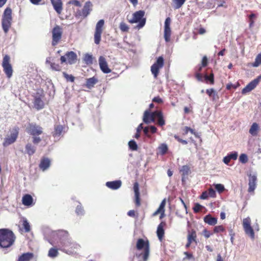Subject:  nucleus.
Listing matches in <instances>:
<instances>
[{"instance_id": "f257e3e1", "label": "nucleus", "mask_w": 261, "mask_h": 261, "mask_svg": "<svg viewBox=\"0 0 261 261\" xmlns=\"http://www.w3.org/2000/svg\"><path fill=\"white\" fill-rule=\"evenodd\" d=\"M57 234L60 238L59 246L63 247L66 253L70 254L80 249V245L72 240L67 231L59 230Z\"/></svg>"}, {"instance_id": "f03ea898", "label": "nucleus", "mask_w": 261, "mask_h": 261, "mask_svg": "<svg viewBox=\"0 0 261 261\" xmlns=\"http://www.w3.org/2000/svg\"><path fill=\"white\" fill-rule=\"evenodd\" d=\"M16 237L14 233L7 228L0 229V247L7 248L14 243Z\"/></svg>"}, {"instance_id": "7ed1b4c3", "label": "nucleus", "mask_w": 261, "mask_h": 261, "mask_svg": "<svg viewBox=\"0 0 261 261\" xmlns=\"http://www.w3.org/2000/svg\"><path fill=\"white\" fill-rule=\"evenodd\" d=\"M12 20V10L10 8L7 7L4 12L2 19V28L5 33H7L9 31Z\"/></svg>"}, {"instance_id": "20e7f679", "label": "nucleus", "mask_w": 261, "mask_h": 261, "mask_svg": "<svg viewBox=\"0 0 261 261\" xmlns=\"http://www.w3.org/2000/svg\"><path fill=\"white\" fill-rule=\"evenodd\" d=\"M145 12L144 11L139 10L136 11L133 14V18L129 20L131 23H137L138 24L137 27L138 29L142 28L145 24L146 18H144Z\"/></svg>"}, {"instance_id": "39448f33", "label": "nucleus", "mask_w": 261, "mask_h": 261, "mask_svg": "<svg viewBox=\"0 0 261 261\" xmlns=\"http://www.w3.org/2000/svg\"><path fill=\"white\" fill-rule=\"evenodd\" d=\"M104 24V20L100 19L97 22L96 24L95 31L94 36V43L96 44H99L100 42L101 34L103 30L102 28Z\"/></svg>"}, {"instance_id": "423d86ee", "label": "nucleus", "mask_w": 261, "mask_h": 261, "mask_svg": "<svg viewBox=\"0 0 261 261\" xmlns=\"http://www.w3.org/2000/svg\"><path fill=\"white\" fill-rule=\"evenodd\" d=\"M10 57L8 55H5L3 58L2 63L4 71L8 78H10L13 73V69L12 66L10 63Z\"/></svg>"}, {"instance_id": "0eeeda50", "label": "nucleus", "mask_w": 261, "mask_h": 261, "mask_svg": "<svg viewBox=\"0 0 261 261\" xmlns=\"http://www.w3.org/2000/svg\"><path fill=\"white\" fill-rule=\"evenodd\" d=\"M164 63V58L160 56L158 58L156 62L151 66V71L154 78L158 76L159 70L163 67Z\"/></svg>"}, {"instance_id": "6e6552de", "label": "nucleus", "mask_w": 261, "mask_h": 261, "mask_svg": "<svg viewBox=\"0 0 261 261\" xmlns=\"http://www.w3.org/2000/svg\"><path fill=\"white\" fill-rule=\"evenodd\" d=\"M243 226L245 232L249 236L251 239H254V232L251 226V220L249 217L246 218L243 220Z\"/></svg>"}, {"instance_id": "1a4fd4ad", "label": "nucleus", "mask_w": 261, "mask_h": 261, "mask_svg": "<svg viewBox=\"0 0 261 261\" xmlns=\"http://www.w3.org/2000/svg\"><path fill=\"white\" fill-rule=\"evenodd\" d=\"M137 248L138 250H141L143 248H145V252L143 254L144 260H146L148 259L149 254V246L148 242H145L142 239H139L137 242L136 245Z\"/></svg>"}, {"instance_id": "9d476101", "label": "nucleus", "mask_w": 261, "mask_h": 261, "mask_svg": "<svg viewBox=\"0 0 261 261\" xmlns=\"http://www.w3.org/2000/svg\"><path fill=\"white\" fill-rule=\"evenodd\" d=\"M18 135V128L15 127L10 132V134L5 138L3 142L4 146H7L13 143L16 140Z\"/></svg>"}, {"instance_id": "9b49d317", "label": "nucleus", "mask_w": 261, "mask_h": 261, "mask_svg": "<svg viewBox=\"0 0 261 261\" xmlns=\"http://www.w3.org/2000/svg\"><path fill=\"white\" fill-rule=\"evenodd\" d=\"M62 34V29L59 25H56L52 30V45H56L61 39Z\"/></svg>"}, {"instance_id": "f8f14e48", "label": "nucleus", "mask_w": 261, "mask_h": 261, "mask_svg": "<svg viewBox=\"0 0 261 261\" xmlns=\"http://www.w3.org/2000/svg\"><path fill=\"white\" fill-rule=\"evenodd\" d=\"M261 80V75H259L257 78L255 79L251 82H250L242 90V93L245 94L254 89L259 82Z\"/></svg>"}, {"instance_id": "ddd939ff", "label": "nucleus", "mask_w": 261, "mask_h": 261, "mask_svg": "<svg viewBox=\"0 0 261 261\" xmlns=\"http://www.w3.org/2000/svg\"><path fill=\"white\" fill-rule=\"evenodd\" d=\"M171 19L170 17L166 18L164 24V37L165 40L166 42H168L170 40V36L171 34V30L170 29Z\"/></svg>"}, {"instance_id": "4468645a", "label": "nucleus", "mask_w": 261, "mask_h": 261, "mask_svg": "<svg viewBox=\"0 0 261 261\" xmlns=\"http://www.w3.org/2000/svg\"><path fill=\"white\" fill-rule=\"evenodd\" d=\"M42 93L43 91L40 90L36 93L34 97V107L38 110L42 109L44 108V103L41 98Z\"/></svg>"}, {"instance_id": "2eb2a0df", "label": "nucleus", "mask_w": 261, "mask_h": 261, "mask_svg": "<svg viewBox=\"0 0 261 261\" xmlns=\"http://www.w3.org/2000/svg\"><path fill=\"white\" fill-rule=\"evenodd\" d=\"M27 129L28 133L32 136L39 135L42 133V128L33 123L29 124Z\"/></svg>"}, {"instance_id": "dca6fc26", "label": "nucleus", "mask_w": 261, "mask_h": 261, "mask_svg": "<svg viewBox=\"0 0 261 261\" xmlns=\"http://www.w3.org/2000/svg\"><path fill=\"white\" fill-rule=\"evenodd\" d=\"M99 65L100 70L104 73H109L111 72L109 68L106 59L103 56H100L98 59Z\"/></svg>"}, {"instance_id": "f3484780", "label": "nucleus", "mask_w": 261, "mask_h": 261, "mask_svg": "<svg viewBox=\"0 0 261 261\" xmlns=\"http://www.w3.org/2000/svg\"><path fill=\"white\" fill-rule=\"evenodd\" d=\"M257 182V175L256 174L253 175L250 174L249 176V188L248 192H254V190L256 187Z\"/></svg>"}, {"instance_id": "a211bd4d", "label": "nucleus", "mask_w": 261, "mask_h": 261, "mask_svg": "<svg viewBox=\"0 0 261 261\" xmlns=\"http://www.w3.org/2000/svg\"><path fill=\"white\" fill-rule=\"evenodd\" d=\"M92 4L90 1L86 2L81 12H79V15L83 17H86L92 10Z\"/></svg>"}, {"instance_id": "6ab92c4d", "label": "nucleus", "mask_w": 261, "mask_h": 261, "mask_svg": "<svg viewBox=\"0 0 261 261\" xmlns=\"http://www.w3.org/2000/svg\"><path fill=\"white\" fill-rule=\"evenodd\" d=\"M50 166V160L48 158L44 157L41 159L39 167L42 171H44L46 170Z\"/></svg>"}, {"instance_id": "aec40b11", "label": "nucleus", "mask_w": 261, "mask_h": 261, "mask_svg": "<svg viewBox=\"0 0 261 261\" xmlns=\"http://www.w3.org/2000/svg\"><path fill=\"white\" fill-rule=\"evenodd\" d=\"M50 1L56 12L59 14H61L63 10L61 0H50Z\"/></svg>"}, {"instance_id": "412c9836", "label": "nucleus", "mask_w": 261, "mask_h": 261, "mask_svg": "<svg viewBox=\"0 0 261 261\" xmlns=\"http://www.w3.org/2000/svg\"><path fill=\"white\" fill-rule=\"evenodd\" d=\"M143 122L146 124H148L150 122H154L155 119L152 113H150L148 110L144 112L143 118Z\"/></svg>"}, {"instance_id": "4be33fe9", "label": "nucleus", "mask_w": 261, "mask_h": 261, "mask_svg": "<svg viewBox=\"0 0 261 261\" xmlns=\"http://www.w3.org/2000/svg\"><path fill=\"white\" fill-rule=\"evenodd\" d=\"M133 188L135 193L136 205L139 206L140 205L141 203L140 200L139 186L137 182L134 183Z\"/></svg>"}, {"instance_id": "5701e85b", "label": "nucleus", "mask_w": 261, "mask_h": 261, "mask_svg": "<svg viewBox=\"0 0 261 261\" xmlns=\"http://www.w3.org/2000/svg\"><path fill=\"white\" fill-rule=\"evenodd\" d=\"M65 56L67 59V63L70 65L73 64L76 62V59H77V56L76 54L72 51H69L67 52Z\"/></svg>"}, {"instance_id": "b1692460", "label": "nucleus", "mask_w": 261, "mask_h": 261, "mask_svg": "<svg viewBox=\"0 0 261 261\" xmlns=\"http://www.w3.org/2000/svg\"><path fill=\"white\" fill-rule=\"evenodd\" d=\"M122 182L121 180H117L112 181H108L106 182V185L109 188L112 190H117L121 186Z\"/></svg>"}, {"instance_id": "393cba45", "label": "nucleus", "mask_w": 261, "mask_h": 261, "mask_svg": "<svg viewBox=\"0 0 261 261\" xmlns=\"http://www.w3.org/2000/svg\"><path fill=\"white\" fill-rule=\"evenodd\" d=\"M238 156V152L236 151L231 152L230 153L228 154L226 156L224 157L223 159V162L226 164L228 165L231 160H237Z\"/></svg>"}, {"instance_id": "a878e982", "label": "nucleus", "mask_w": 261, "mask_h": 261, "mask_svg": "<svg viewBox=\"0 0 261 261\" xmlns=\"http://www.w3.org/2000/svg\"><path fill=\"white\" fill-rule=\"evenodd\" d=\"M203 220L205 223L212 226L215 225L217 223V218L212 217L210 214L206 215L204 217Z\"/></svg>"}, {"instance_id": "bb28decb", "label": "nucleus", "mask_w": 261, "mask_h": 261, "mask_svg": "<svg viewBox=\"0 0 261 261\" xmlns=\"http://www.w3.org/2000/svg\"><path fill=\"white\" fill-rule=\"evenodd\" d=\"M33 257L34 254L33 253H24L18 257L17 261H30L33 258Z\"/></svg>"}, {"instance_id": "cd10ccee", "label": "nucleus", "mask_w": 261, "mask_h": 261, "mask_svg": "<svg viewBox=\"0 0 261 261\" xmlns=\"http://www.w3.org/2000/svg\"><path fill=\"white\" fill-rule=\"evenodd\" d=\"M196 238V232L194 229H192L191 232H188V234L187 236L188 241L191 242V243H192V242H194L196 245L197 244Z\"/></svg>"}, {"instance_id": "c85d7f7f", "label": "nucleus", "mask_w": 261, "mask_h": 261, "mask_svg": "<svg viewBox=\"0 0 261 261\" xmlns=\"http://www.w3.org/2000/svg\"><path fill=\"white\" fill-rule=\"evenodd\" d=\"M33 201V197L29 194H26L22 197V204L25 206H30L32 204Z\"/></svg>"}, {"instance_id": "c756f323", "label": "nucleus", "mask_w": 261, "mask_h": 261, "mask_svg": "<svg viewBox=\"0 0 261 261\" xmlns=\"http://www.w3.org/2000/svg\"><path fill=\"white\" fill-rule=\"evenodd\" d=\"M98 82V80L95 76L87 79L86 80V87L89 89H91Z\"/></svg>"}, {"instance_id": "7c9ffc66", "label": "nucleus", "mask_w": 261, "mask_h": 261, "mask_svg": "<svg viewBox=\"0 0 261 261\" xmlns=\"http://www.w3.org/2000/svg\"><path fill=\"white\" fill-rule=\"evenodd\" d=\"M63 126L61 125H57L55 126L54 131L52 133L53 136L55 138H59L63 132Z\"/></svg>"}, {"instance_id": "2f4dec72", "label": "nucleus", "mask_w": 261, "mask_h": 261, "mask_svg": "<svg viewBox=\"0 0 261 261\" xmlns=\"http://www.w3.org/2000/svg\"><path fill=\"white\" fill-rule=\"evenodd\" d=\"M258 129L259 126L258 124L256 122H254L251 125L249 132L252 136H256L257 135Z\"/></svg>"}, {"instance_id": "473e14b6", "label": "nucleus", "mask_w": 261, "mask_h": 261, "mask_svg": "<svg viewBox=\"0 0 261 261\" xmlns=\"http://www.w3.org/2000/svg\"><path fill=\"white\" fill-rule=\"evenodd\" d=\"M165 233L162 223H160L157 228L156 234L160 241H162Z\"/></svg>"}, {"instance_id": "72a5a7b5", "label": "nucleus", "mask_w": 261, "mask_h": 261, "mask_svg": "<svg viewBox=\"0 0 261 261\" xmlns=\"http://www.w3.org/2000/svg\"><path fill=\"white\" fill-rule=\"evenodd\" d=\"M27 153L29 155H33L36 151V148L30 143H28L25 146Z\"/></svg>"}, {"instance_id": "f704fd0d", "label": "nucleus", "mask_w": 261, "mask_h": 261, "mask_svg": "<svg viewBox=\"0 0 261 261\" xmlns=\"http://www.w3.org/2000/svg\"><path fill=\"white\" fill-rule=\"evenodd\" d=\"M59 253L58 250L54 248H50L48 253V256L51 258H55L57 257Z\"/></svg>"}, {"instance_id": "c9c22d12", "label": "nucleus", "mask_w": 261, "mask_h": 261, "mask_svg": "<svg viewBox=\"0 0 261 261\" xmlns=\"http://www.w3.org/2000/svg\"><path fill=\"white\" fill-rule=\"evenodd\" d=\"M186 0H174L173 7L175 9L180 8L185 3Z\"/></svg>"}, {"instance_id": "e433bc0d", "label": "nucleus", "mask_w": 261, "mask_h": 261, "mask_svg": "<svg viewBox=\"0 0 261 261\" xmlns=\"http://www.w3.org/2000/svg\"><path fill=\"white\" fill-rule=\"evenodd\" d=\"M182 175L188 176L190 172V168L187 165L182 166L180 169Z\"/></svg>"}, {"instance_id": "4c0bfd02", "label": "nucleus", "mask_w": 261, "mask_h": 261, "mask_svg": "<svg viewBox=\"0 0 261 261\" xmlns=\"http://www.w3.org/2000/svg\"><path fill=\"white\" fill-rule=\"evenodd\" d=\"M128 146L130 150L133 151L137 150L138 149V145L136 141L134 140H132L128 142Z\"/></svg>"}, {"instance_id": "58836bf2", "label": "nucleus", "mask_w": 261, "mask_h": 261, "mask_svg": "<svg viewBox=\"0 0 261 261\" xmlns=\"http://www.w3.org/2000/svg\"><path fill=\"white\" fill-rule=\"evenodd\" d=\"M84 61L87 64H91L93 63L92 56L88 54H86L84 58Z\"/></svg>"}, {"instance_id": "ea45409f", "label": "nucleus", "mask_w": 261, "mask_h": 261, "mask_svg": "<svg viewBox=\"0 0 261 261\" xmlns=\"http://www.w3.org/2000/svg\"><path fill=\"white\" fill-rule=\"evenodd\" d=\"M160 152L162 154H165L168 150V146L165 144H162L159 147Z\"/></svg>"}, {"instance_id": "a19ab883", "label": "nucleus", "mask_w": 261, "mask_h": 261, "mask_svg": "<svg viewBox=\"0 0 261 261\" xmlns=\"http://www.w3.org/2000/svg\"><path fill=\"white\" fill-rule=\"evenodd\" d=\"M184 254L185 255V257L183 258V261H185L187 259H189L190 261H195V258L192 254L188 252H185Z\"/></svg>"}, {"instance_id": "79ce46f5", "label": "nucleus", "mask_w": 261, "mask_h": 261, "mask_svg": "<svg viewBox=\"0 0 261 261\" xmlns=\"http://www.w3.org/2000/svg\"><path fill=\"white\" fill-rule=\"evenodd\" d=\"M261 64V53L259 54L256 57L254 62L252 65L253 67H258Z\"/></svg>"}, {"instance_id": "37998d69", "label": "nucleus", "mask_w": 261, "mask_h": 261, "mask_svg": "<svg viewBox=\"0 0 261 261\" xmlns=\"http://www.w3.org/2000/svg\"><path fill=\"white\" fill-rule=\"evenodd\" d=\"M204 80L207 82H209L210 84H213L214 83V78L213 73H211L210 75L207 74L205 75Z\"/></svg>"}, {"instance_id": "c03bdc74", "label": "nucleus", "mask_w": 261, "mask_h": 261, "mask_svg": "<svg viewBox=\"0 0 261 261\" xmlns=\"http://www.w3.org/2000/svg\"><path fill=\"white\" fill-rule=\"evenodd\" d=\"M248 159L247 155L245 153H242L240 155L239 161L243 164H245L248 162Z\"/></svg>"}, {"instance_id": "a18cd8bd", "label": "nucleus", "mask_w": 261, "mask_h": 261, "mask_svg": "<svg viewBox=\"0 0 261 261\" xmlns=\"http://www.w3.org/2000/svg\"><path fill=\"white\" fill-rule=\"evenodd\" d=\"M23 226L25 232H28L30 231V225L27 219L23 220Z\"/></svg>"}, {"instance_id": "49530a36", "label": "nucleus", "mask_w": 261, "mask_h": 261, "mask_svg": "<svg viewBox=\"0 0 261 261\" xmlns=\"http://www.w3.org/2000/svg\"><path fill=\"white\" fill-rule=\"evenodd\" d=\"M75 212L77 215L82 216L84 214V210L81 204L76 206Z\"/></svg>"}, {"instance_id": "de8ad7c7", "label": "nucleus", "mask_w": 261, "mask_h": 261, "mask_svg": "<svg viewBox=\"0 0 261 261\" xmlns=\"http://www.w3.org/2000/svg\"><path fill=\"white\" fill-rule=\"evenodd\" d=\"M119 28L121 31L123 32H127L129 29L127 25L123 22L120 23Z\"/></svg>"}, {"instance_id": "09e8293b", "label": "nucleus", "mask_w": 261, "mask_h": 261, "mask_svg": "<svg viewBox=\"0 0 261 261\" xmlns=\"http://www.w3.org/2000/svg\"><path fill=\"white\" fill-rule=\"evenodd\" d=\"M64 77L66 79L67 81L73 82L74 81V77L71 74H68L65 72H63Z\"/></svg>"}, {"instance_id": "8fccbe9b", "label": "nucleus", "mask_w": 261, "mask_h": 261, "mask_svg": "<svg viewBox=\"0 0 261 261\" xmlns=\"http://www.w3.org/2000/svg\"><path fill=\"white\" fill-rule=\"evenodd\" d=\"M215 187L216 190L219 193H221L224 190V186L220 184H215Z\"/></svg>"}, {"instance_id": "3c124183", "label": "nucleus", "mask_w": 261, "mask_h": 261, "mask_svg": "<svg viewBox=\"0 0 261 261\" xmlns=\"http://www.w3.org/2000/svg\"><path fill=\"white\" fill-rule=\"evenodd\" d=\"M203 206L200 205L198 203H196L195 204V206L193 207V211L195 213H197L200 211L201 209L203 208Z\"/></svg>"}, {"instance_id": "603ef678", "label": "nucleus", "mask_w": 261, "mask_h": 261, "mask_svg": "<svg viewBox=\"0 0 261 261\" xmlns=\"http://www.w3.org/2000/svg\"><path fill=\"white\" fill-rule=\"evenodd\" d=\"M255 17V15L254 13H251L249 16V28H251L254 25V21L253 19Z\"/></svg>"}, {"instance_id": "864d4df0", "label": "nucleus", "mask_w": 261, "mask_h": 261, "mask_svg": "<svg viewBox=\"0 0 261 261\" xmlns=\"http://www.w3.org/2000/svg\"><path fill=\"white\" fill-rule=\"evenodd\" d=\"M153 114L154 118L155 117L157 118L158 119L163 118V113L160 111H155L154 112H153Z\"/></svg>"}, {"instance_id": "5fc2aeb1", "label": "nucleus", "mask_w": 261, "mask_h": 261, "mask_svg": "<svg viewBox=\"0 0 261 261\" xmlns=\"http://www.w3.org/2000/svg\"><path fill=\"white\" fill-rule=\"evenodd\" d=\"M50 67L53 70L55 71H60L61 70L60 65L54 63H50Z\"/></svg>"}, {"instance_id": "6e6d98bb", "label": "nucleus", "mask_w": 261, "mask_h": 261, "mask_svg": "<svg viewBox=\"0 0 261 261\" xmlns=\"http://www.w3.org/2000/svg\"><path fill=\"white\" fill-rule=\"evenodd\" d=\"M207 192L210 197H215L216 196V191L214 189L211 188Z\"/></svg>"}, {"instance_id": "4d7b16f0", "label": "nucleus", "mask_w": 261, "mask_h": 261, "mask_svg": "<svg viewBox=\"0 0 261 261\" xmlns=\"http://www.w3.org/2000/svg\"><path fill=\"white\" fill-rule=\"evenodd\" d=\"M224 230V228L222 225L216 226L215 227L214 229V232L216 233L222 232Z\"/></svg>"}, {"instance_id": "13d9d810", "label": "nucleus", "mask_w": 261, "mask_h": 261, "mask_svg": "<svg viewBox=\"0 0 261 261\" xmlns=\"http://www.w3.org/2000/svg\"><path fill=\"white\" fill-rule=\"evenodd\" d=\"M166 199H164L162 201V202H161V204H160V206L159 207V208L160 210H161L162 211H165V205H166Z\"/></svg>"}, {"instance_id": "bf43d9fd", "label": "nucleus", "mask_w": 261, "mask_h": 261, "mask_svg": "<svg viewBox=\"0 0 261 261\" xmlns=\"http://www.w3.org/2000/svg\"><path fill=\"white\" fill-rule=\"evenodd\" d=\"M211 1H214V3L218 5V7H223V4L225 3L224 0H211Z\"/></svg>"}, {"instance_id": "052dcab7", "label": "nucleus", "mask_w": 261, "mask_h": 261, "mask_svg": "<svg viewBox=\"0 0 261 261\" xmlns=\"http://www.w3.org/2000/svg\"><path fill=\"white\" fill-rule=\"evenodd\" d=\"M239 86V84H237V85L232 84L231 83H229L226 85V88L228 90H230L231 88L236 89Z\"/></svg>"}, {"instance_id": "680f3d73", "label": "nucleus", "mask_w": 261, "mask_h": 261, "mask_svg": "<svg viewBox=\"0 0 261 261\" xmlns=\"http://www.w3.org/2000/svg\"><path fill=\"white\" fill-rule=\"evenodd\" d=\"M214 1H211V0H209L208 2H207V3L205 5L206 8L207 9H211L214 8V5L213 4V3Z\"/></svg>"}, {"instance_id": "e2e57ef3", "label": "nucleus", "mask_w": 261, "mask_h": 261, "mask_svg": "<svg viewBox=\"0 0 261 261\" xmlns=\"http://www.w3.org/2000/svg\"><path fill=\"white\" fill-rule=\"evenodd\" d=\"M206 93L210 96H212L213 95H216V92L214 90V89L212 88V89H207L206 91Z\"/></svg>"}, {"instance_id": "0e129e2a", "label": "nucleus", "mask_w": 261, "mask_h": 261, "mask_svg": "<svg viewBox=\"0 0 261 261\" xmlns=\"http://www.w3.org/2000/svg\"><path fill=\"white\" fill-rule=\"evenodd\" d=\"M69 3L70 4H72V5L75 6H77V7H81V6L80 2L79 1H77V0H72V1H70L69 2Z\"/></svg>"}, {"instance_id": "69168bd1", "label": "nucleus", "mask_w": 261, "mask_h": 261, "mask_svg": "<svg viewBox=\"0 0 261 261\" xmlns=\"http://www.w3.org/2000/svg\"><path fill=\"white\" fill-rule=\"evenodd\" d=\"M152 101L158 103H161L163 102L162 99L159 96L154 97L153 98Z\"/></svg>"}, {"instance_id": "338daca9", "label": "nucleus", "mask_w": 261, "mask_h": 261, "mask_svg": "<svg viewBox=\"0 0 261 261\" xmlns=\"http://www.w3.org/2000/svg\"><path fill=\"white\" fill-rule=\"evenodd\" d=\"M203 234L205 237V238H208L210 237L211 233L207 231L206 229H204L202 231Z\"/></svg>"}, {"instance_id": "774afa93", "label": "nucleus", "mask_w": 261, "mask_h": 261, "mask_svg": "<svg viewBox=\"0 0 261 261\" xmlns=\"http://www.w3.org/2000/svg\"><path fill=\"white\" fill-rule=\"evenodd\" d=\"M208 195L207 191L203 192L200 196L201 199H206L208 198Z\"/></svg>"}]
</instances>
